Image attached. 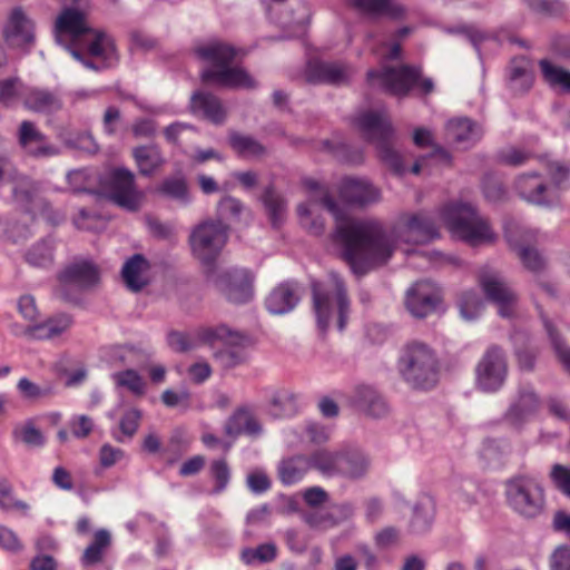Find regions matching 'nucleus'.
Here are the masks:
<instances>
[{
  "label": "nucleus",
  "mask_w": 570,
  "mask_h": 570,
  "mask_svg": "<svg viewBox=\"0 0 570 570\" xmlns=\"http://www.w3.org/2000/svg\"><path fill=\"white\" fill-rule=\"evenodd\" d=\"M517 194L529 204L551 206L558 199L554 188L550 187L538 173L520 175L514 184Z\"/></svg>",
  "instance_id": "nucleus-18"
},
{
  "label": "nucleus",
  "mask_w": 570,
  "mask_h": 570,
  "mask_svg": "<svg viewBox=\"0 0 570 570\" xmlns=\"http://www.w3.org/2000/svg\"><path fill=\"white\" fill-rule=\"evenodd\" d=\"M71 434L77 439H86L94 430V421L85 414L73 415L68 421Z\"/></svg>",
  "instance_id": "nucleus-64"
},
{
  "label": "nucleus",
  "mask_w": 570,
  "mask_h": 570,
  "mask_svg": "<svg viewBox=\"0 0 570 570\" xmlns=\"http://www.w3.org/2000/svg\"><path fill=\"white\" fill-rule=\"evenodd\" d=\"M309 470L307 455H289L278 462L277 476L283 485L291 487L301 482Z\"/></svg>",
  "instance_id": "nucleus-33"
},
{
  "label": "nucleus",
  "mask_w": 570,
  "mask_h": 570,
  "mask_svg": "<svg viewBox=\"0 0 570 570\" xmlns=\"http://www.w3.org/2000/svg\"><path fill=\"white\" fill-rule=\"evenodd\" d=\"M446 135L459 148L468 149L481 139L483 130L469 118H455L448 121Z\"/></svg>",
  "instance_id": "nucleus-27"
},
{
  "label": "nucleus",
  "mask_w": 570,
  "mask_h": 570,
  "mask_svg": "<svg viewBox=\"0 0 570 570\" xmlns=\"http://www.w3.org/2000/svg\"><path fill=\"white\" fill-rule=\"evenodd\" d=\"M381 67L367 71V82L374 89L392 94V46L384 45L381 49Z\"/></svg>",
  "instance_id": "nucleus-37"
},
{
  "label": "nucleus",
  "mask_w": 570,
  "mask_h": 570,
  "mask_svg": "<svg viewBox=\"0 0 570 570\" xmlns=\"http://www.w3.org/2000/svg\"><path fill=\"white\" fill-rule=\"evenodd\" d=\"M55 242L43 238L28 248L24 259L32 267L49 268L55 262Z\"/></svg>",
  "instance_id": "nucleus-42"
},
{
  "label": "nucleus",
  "mask_w": 570,
  "mask_h": 570,
  "mask_svg": "<svg viewBox=\"0 0 570 570\" xmlns=\"http://www.w3.org/2000/svg\"><path fill=\"white\" fill-rule=\"evenodd\" d=\"M159 190L171 198L188 202L187 185L183 178L165 179Z\"/></svg>",
  "instance_id": "nucleus-63"
},
{
  "label": "nucleus",
  "mask_w": 570,
  "mask_h": 570,
  "mask_svg": "<svg viewBox=\"0 0 570 570\" xmlns=\"http://www.w3.org/2000/svg\"><path fill=\"white\" fill-rule=\"evenodd\" d=\"M480 285L487 298L494 303L501 317H512L517 306V295L498 273H482Z\"/></svg>",
  "instance_id": "nucleus-15"
},
{
  "label": "nucleus",
  "mask_w": 570,
  "mask_h": 570,
  "mask_svg": "<svg viewBox=\"0 0 570 570\" xmlns=\"http://www.w3.org/2000/svg\"><path fill=\"white\" fill-rule=\"evenodd\" d=\"M353 75L351 66L340 62L314 60L306 68V79L312 83L345 85Z\"/></svg>",
  "instance_id": "nucleus-20"
},
{
  "label": "nucleus",
  "mask_w": 570,
  "mask_h": 570,
  "mask_svg": "<svg viewBox=\"0 0 570 570\" xmlns=\"http://www.w3.org/2000/svg\"><path fill=\"white\" fill-rule=\"evenodd\" d=\"M340 197L347 204L365 206L379 199L380 193L368 180L346 177L340 185Z\"/></svg>",
  "instance_id": "nucleus-22"
},
{
  "label": "nucleus",
  "mask_w": 570,
  "mask_h": 570,
  "mask_svg": "<svg viewBox=\"0 0 570 570\" xmlns=\"http://www.w3.org/2000/svg\"><path fill=\"white\" fill-rule=\"evenodd\" d=\"M13 438L21 441L28 446L41 448L46 443V438L42 432L36 428L32 420L17 425L12 431Z\"/></svg>",
  "instance_id": "nucleus-52"
},
{
  "label": "nucleus",
  "mask_w": 570,
  "mask_h": 570,
  "mask_svg": "<svg viewBox=\"0 0 570 570\" xmlns=\"http://www.w3.org/2000/svg\"><path fill=\"white\" fill-rule=\"evenodd\" d=\"M354 514V508L348 502L333 504L326 510L314 511L304 515V521L315 529L334 528L347 520Z\"/></svg>",
  "instance_id": "nucleus-24"
},
{
  "label": "nucleus",
  "mask_w": 570,
  "mask_h": 570,
  "mask_svg": "<svg viewBox=\"0 0 570 570\" xmlns=\"http://www.w3.org/2000/svg\"><path fill=\"white\" fill-rule=\"evenodd\" d=\"M534 80L532 61L522 56L511 60L507 70V83L514 94H524L530 90Z\"/></svg>",
  "instance_id": "nucleus-29"
},
{
  "label": "nucleus",
  "mask_w": 570,
  "mask_h": 570,
  "mask_svg": "<svg viewBox=\"0 0 570 570\" xmlns=\"http://www.w3.org/2000/svg\"><path fill=\"white\" fill-rule=\"evenodd\" d=\"M190 106L194 112L202 114L215 124L225 120L226 112L220 100L209 92H196L191 97Z\"/></svg>",
  "instance_id": "nucleus-38"
},
{
  "label": "nucleus",
  "mask_w": 570,
  "mask_h": 570,
  "mask_svg": "<svg viewBox=\"0 0 570 570\" xmlns=\"http://www.w3.org/2000/svg\"><path fill=\"white\" fill-rule=\"evenodd\" d=\"M209 471L215 481L213 493L217 494L223 492L227 488L232 476L228 463L224 459L215 460L212 462Z\"/></svg>",
  "instance_id": "nucleus-59"
},
{
  "label": "nucleus",
  "mask_w": 570,
  "mask_h": 570,
  "mask_svg": "<svg viewBox=\"0 0 570 570\" xmlns=\"http://www.w3.org/2000/svg\"><path fill=\"white\" fill-rule=\"evenodd\" d=\"M55 38L70 55L86 68L99 71L118 61L112 38L102 31L91 30L85 14L66 8L57 18Z\"/></svg>",
  "instance_id": "nucleus-2"
},
{
  "label": "nucleus",
  "mask_w": 570,
  "mask_h": 570,
  "mask_svg": "<svg viewBox=\"0 0 570 570\" xmlns=\"http://www.w3.org/2000/svg\"><path fill=\"white\" fill-rule=\"evenodd\" d=\"M268 11L279 13L286 12L287 18H283L281 23L284 26L294 24L298 28V33L305 32V27L309 22V8L304 0H271Z\"/></svg>",
  "instance_id": "nucleus-30"
},
{
  "label": "nucleus",
  "mask_w": 570,
  "mask_h": 570,
  "mask_svg": "<svg viewBox=\"0 0 570 570\" xmlns=\"http://www.w3.org/2000/svg\"><path fill=\"white\" fill-rule=\"evenodd\" d=\"M148 268L149 264L141 254L132 255L121 269L126 286L132 292H139L147 284L145 274Z\"/></svg>",
  "instance_id": "nucleus-39"
},
{
  "label": "nucleus",
  "mask_w": 570,
  "mask_h": 570,
  "mask_svg": "<svg viewBox=\"0 0 570 570\" xmlns=\"http://www.w3.org/2000/svg\"><path fill=\"white\" fill-rule=\"evenodd\" d=\"M505 493L510 507L525 518H534L543 509V490L533 476L519 475L509 480Z\"/></svg>",
  "instance_id": "nucleus-9"
},
{
  "label": "nucleus",
  "mask_w": 570,
  "mask_h": 570,
  "mask_svg": "<svg viewBox=\"0 0 570 570\" xmlns=\"http://www.w3.org/2000/svg\"><path fill=\"white\" fill-rule=\"evenodd\" d=\"M394 513L407 519V530L414 534L431 529L435 514V502L430 495H422L413 505L403 495L394 493Z\"/></svg>",
  "instance_id": "nucleus-12"
},
{
  "label": "nucleus",
  "mask_w": 570,
  "mask_h": 570,
  "mask_svg": "<svg viewBox=\"0 0 570 570\" xmlns=\"http://www.w3.org/2000/svg\"><path fill=\"white\" fill-rule=\"evenodd\" d=\"M299 409V396L289 391H282L274 395L271 412L277 417L295 415Z\"/></svg>",
  "instance_id": "nucleus-47"
},
{
  "label": "nucleus",
  "mask_w": 570,
  "mask_h": 570,
  "mask_svg": "<svg viewBox=\"0 0 570 570\" xmlns=\"http://www.w3.org/2000/svg\"><path fill=\"white\" fill-rule=\"evenodd\" d=\"M261 199L272 226L275 228L279 227L287 213V203L285 198L277 193L273 186H268L265 188Z\"/></svg>",
  "instance_id": "nucleus-44"
},
{
  "label": "nucleus",
  "mask_w": 570,
  "mask_h": 570,
  "mask_svg": "<svg viewBox=\"0 0 570 570\" xmlns=\"http://www.w3.org/2000/svg\"><path fill=\"white\" fill-rule=\"evenodd\" d=\"M18 145L24 155L36 159L51 158L60 155V148L48 139V137L31 120L20 122L17 130Z\"/></svg>",
  "instance_id": "nucleus-14"
},
{
  "label": "nucleus",
  "mask_w": 570,
  "mask_h": 570,
  "mask_svg": "<svg viewBox=\"0 0 570 570\" xmlns=\"http://www.w3.org/2000/svg\"><path fill=\"white\" fill-rule=\"evenodd\" d=\"M307 456L311 470L317 471L325 478L337 476L340 451L320 449Z\"/></svg>",
  "instance_id": "nucleus-45"
},
{
  "label": "nucleus",
  "mask_w": 570,
  "mask_h": 570,
  "mask_svg": "<svg viewBox=\"0 0 570 570\" xmlns=\"http://www.w3.org/2000/svg\"><path fill=\"white\" fill-rule=\"evenodd\" d=\"M299 302L296 283L285 282L275 287L265 301L269 313L282 315L291 312Z\"/></svg>",
  "instance_id": "nucleus-31"
},
{
  "label": "nucleus",
  "mask_w": 570,
  "mask_h": 570,
  "mask_svg": "<svg viewBox=\"0 0 570 570\" xmlns=\"http://www.w3.org/2000/svg\"><path fill=\"white\" fill-rule=\"evenodd\" d=\"M246 346H230L224 345V347L215 353V358L220 363L223 367L232 368L242 363L247 358L245 353Z\"/></svg>",
  "instance_id": "nucleus-58"
},
{
  "label": "nucleus",
  "mask_w": 570,
  "mask_h": 570,
  "mask_svg": "<svg viewBox=\"0 0 570 570\" xmlns=\"http://www.w3.org/2000/svg\"><path fill=\"white\" fill-rule=\"evenodd\" d=\"M368 458L357 449L340 451L337 476L360 479L368 470Z\"/></svg>",
  "instance_id": "nucleus-34"
},
{
  "label": "nucleus",
  "mask_w": 570,
  "mask_h": 570,
  "mask_svg": "<svg viewBox=\"0 0 570 570\" xmlns=\"http://www.w3.org/2000/svg\"><path fill=\"white\" fill-rule=\"evenodd\" d=\"M4 38L9 46L17 48H23L33 42V23L21 8L11 11L4 27Z\"/></svg>",
  "instance_id": "nucleus-21"
},
{
  "label": "nucleus",
  "mask_w": 570,
  "mask_h": 570,
  "mask_svg": "<svg viewBox=\"0 0 570 570\" xmlns=\"http://www.w3.org/2000/svg\"><path fill=\"white\" fill-rule=\"evenodd\" d=\"M17 390L22 399L31 402L49 397L55 393V386L51 383L37 384L28 377H21L18 381Z\"/></svg>",
  "instance_id": "nucleus-48"
},
{
  "label": "nucleus",
  "mask_w": 570,
  "mask_h": 570,
  "mask_svg": "<svg viewBox=\"0 0 570 570\" xmlns=\"http://www.w3.org/2000/svg\"><path fill=\"white\" fill-rule=\"evenodd\" d=\"M458 305L461 316L466 321L476 320L484 308V303L475 291L463 292Z\"/></svg>",
  "instance_id": "nucleus-53"
},
{
  "label": "nucleus",
  "mask_w": 570,
  "mask_h": 570,
  "mask_svg": "<svg viewBox=\"0 0 570 570\" xmlns=\"http://www.w3.org/2000/svg\"><path fill=\"white\" fill-rule=\"evenodd\" d=\"M132 157L139 173L144 176H151L164 164L163 155L156 145L134 148Z\"/></svg>",
  "instance_id": "nucleus-41"
},
{
  "label": "nucleus",
  "mask_w": 570,
  "mask_h": 570,
  "mask_svg": "<svg viewBox=\"0 0 570 570\" xmlns=\"http://www.w3.org/2000/svg\"><path fill=\"white\" fill-rule=\"evenodd\" d=\"M474 489L472 482H452L451 483V499L460 508L465 509L473 502L471 491Z\"/></svg>",
  "instance_id": "nucleus-62"
},
{
  "label": "nucleus",
  "mask_w": 570,
  "mask_h": 570,
  "mask_svg": "<svg viewBox=\"0 0 570 570\" xmlns=\"http://www.w3.org/2000/svg\"><path fill=\"white\" fill-rule=\"evenodd\" d=\"M399 371L417 390H430L439 382V362L433 350L422 342H411L401 351Z\"/></svg>",
  "instance_id": "nucleus-7"
},
{
  "label": "nucleus",
  "mask_w": 570,
  "mask_h": 570,
  "mask_svg": "<svg viewBox=\"0 0 570 570\" xmlns=\"http://www.w3.org/2000/svg\"><path fill=\"white\" fill-rule=\"evenodd\" d=\"M13 185V198L17 203L21 204L26 210H30L29 204H31L36 193L37 185L30 178L23 175L16 174V179H11Z\"/></svg>",
  "instance_id": "nucleus-50"
},
{
  "label": "nucleus",
  "mask_w": 570,
  "mask_h": 570,
  "mask_svg": "<svg viewBox=\"0 0 570 570\" xmlns=\"http://www.w3.org/2000/svg\"><path fill=\"white\" fill-rule=\"evenodd\" d=\"M320 204L335 217L334 240L341 246L342 257L355 275H365L387 263L392 244L386 225L374 218L344 217L327 191L322 193Z\"/></svg>",
  "instance_id": "nucleus-1"
},
{
  "label": "nucleus",
  "mask_w": 570,
  "mask_h": 570,
  "mask_svg": "<svg viewBox=\"0 0 570 570\" xmlns=\"http://www.w3.org/2000/svg\"><path fill=\"white\" fill-rule=\"evenodd\" d=\"M110 198L118 206L136 212L142 194L135 186V175L127 168H116L110 175Z\"/></svg>",
  "instance_id": "nucleus-17"
},
{
  "label": "nucleus",
  "mask_w": 570,
  "mask_h": 570,
  "mask_svg": "<svg viewBox=\"0 0 570 570\" xmlns=\"http://www.w3.org/2000/svg\"><path fill=\"white\" fill-rule=\"evenodd\" d=\"M277 556V548L274 543H263L256 548H246L242 551L240 558L245 564L255 562H271Z\"/></svg>",
  "instance_id": "nucleus-54"
},
{
  "label": "nucleus",
  "mask_w": 570,
  "mask_h": 570,
  "mask_svg": "<svg viewBox=\"0 0 570 570\" xmlns=\"http://www.w3.org/2000/svg\"><path fill=\"white\" fill-rule=\"evenodd\" d=\"M238 52L234 46L219 40L197 47L198 57L212 65L203 70L202 80L227 88H255L256 81L245 69L230 67Z\"/></svg>",
  "instance_id": "nucleus-3"
},
{
  "label": "nucleus",
  "mask_w": 570,
  "mask_h": 570,
  "mask_svg": "<svg viewBox=\"0 0 570 570\" xmlns=\"http://www.w3.org/2000/svg\"><path fill=\"white\" fill-rule=\"evenodd\" d=\"M196 331L199 345L207 344L215 346L216 344H223L230 346H249L252 343L249 336L240 332L233 331L226 325L200 327Z\"/></svg>",
  "instance_id": "nucleus-26"
},
{
  "label": "nucleus",
  "mask_w": 570,
  "mask_h": 570,
  "mask_svg": "<svg viewBox=\"0 0 570 570\" xmlns=\"http://www.w3.org/2000/svg\"><path fill=\"white\" fill-rule=\"evenodd\" d=\"M24 108L38 114H53L62 108L61 98L45 88L28 87L21 92Z\"/></svg>",
  "instance_id": "nucleus-25"
},
{
  "label": "nucleus",
  "mask_w": 570,
  "mask_h": 570,
  "mask_svg": "<svg viewBox=\"0 0 570 570\" xmlns=\"http://www.w3.org/2000/svg\"><path fill=\"white\" fill-rule=\"evenodd\" d=\"M312 292L318 330L325 333L335 320L337 330L343 332L350 315V299L342 277L331 272L326 282H313Z\"/></svg>",
  "instance_id": "nucleus-5"
},
{
  "label": "nucleus",
  "mask_w": 570,
  "mask_h": 570,
  "mask_svg": "<svg viewBox=\"0 0 570 570\" xmlns=\"http://www.w3.org/2000/svg\"><path fill=\"white\" fill-rule=\"evenodd\" d=\"M451 155L443 148H436L428 156L420 157L412 166L411 173L419 175L426 166L435 165H450Z\"/></svg>",
  "instance_id": "nucleus-60"
},
{
  "label": "nucleus",
  "mask_w": 570,
  "mask_h": 570,
  "mask_svg": "<svg viewBox=\"0 0 570 570\" xmlns=\"http://www.w3.org/2000/svg\"><path fill=\"white\" fill-rule=\"evenodd\" d=\"M538 397L531 389L522 390L518 400L511 404L507 412V420L515 428L527 422L538 409Z\"/></svg>",
  "instance_id": "nucleus-36"
},
{
  "label": "nucleus",
  "mask_w": 570,
  "mask_h": 570,
  "mask_svg": "<svg viewBox=\"0 0 570 570\" xmlns=\"http://www.w3.org/2000/svg\"><path fill=\"white\" fill-rule=\"evenodd\" d=\"M507 377V363L503 352L491 346L476 366V384L484 392H495Z\"/></svg>",
  "instance_id": "nucleus-13"
},
{
  "label": "nucleus",
  "mask_w": 570,
  "mask_h": 570,
  "mask_svg": "<svg viewBox=\"0 0 570 570\" xmlns=\"http://www.w3.org/2000/svg\"><path fill=\"white\" fill-rule=\"evenodd\" d=\"M442 298L439 287L430 281L416 282L406 293L405 304L409 312L419 318L436 312Z\"/></svg>",
  "instance_id": "nucleus-16"
},
{
  "label": "nucleus",
  "mask_w": 570,
  "mask_h": 570,
  "mask_svg": "<svg viewBox=\"0 0 570 570\" xmlns=\"http://www.w3.org/2000/svg\"><path fill=\"white\" fill-rule=\"evenodd\" d=\"M67 181L75 193H91L96 183L95 175L87 168L70 170Z\"/></svg>",
  "instance_id": "nucleus-56"
},
{
  "label": "nucleus",
  "mask_w": 570,
  "mask_h": 570,
  "mask_svg": "<svg viewBox=\"0 0 570 570\" xmlns=\"http://www.w3.org/2000/svg\"><path fill=\"white\" fill-rule=\"evenodd\" d=\"M350 9L367 20H379L392 12V0H346Z\"/></svg>",
  "instance_id": "nucleus-43"
},
{
  "label": "nucleus",
  "mask_w": 570,
  "mask_h": 570,
  "mask_svg": "<svg viewBox=\"0 0 570 570\" xmlns=\"http://www.w3.org/2000/svg\"><path fill=\"white\" fill-rule=\"evenodd\" d=\"M58 297L66 302L79 301L80 294L99 283V269L88 261L75 262L58 274Z\"/></svg>",
  "instance_id": "nucleus-11"
},
{
  "label": "nucleus",
  "mask_w": 570,
  "mask_h": 570,
  "mask_svg": "<svg viewBox=\"0 0 570 570\" xmlns=\"http://www.w3.org/2000/svg\"><path fill=\"white\" fill-rule=\"evenodd\" d=\"M167 343L175 352H188L199 346L197 331L178 332L173 331L167 335Z\"/></svg>",
  "instance_id": "nucleus-57"
},
{
  "label": "nucleus",
  "mask_w": 570,
  "mask_h": 570,
  "mask_svg": "<svg viewBox=\"0 0 570 570\" xmlns=\"http://www.w3.org/2000/svg\"><path fill=\"white\" fill-rule=\"evenodd\" d=\"M225 431L229 436L245 434L256 438L261 435L263 429L248 409L239 407L227 420Z\"/></svg>",
  "instance_id": "nucleus-35"
},
{
  "label": "nucleus",
  "mask_w": 570,
  "mask_h": 570,
  "mask_svg": "<svg viewBox=\"0 0 570 570\" xmlns=\"http://www.w3.org/2000/svg\"><path fill=\"white\" fill-rule=\"evenodd\" d=\"M111 544L109 531L100 529L95 532L91 543L85 549L80 562L89 568L102 562L104 557Z\"/></svg>",
  "instance_id": "nucleus-40"
},
{
  "label": "nucleus",
  "mask_w": 570,
  "mask_h": 570,
  "mask_svg": "<svg viewBox=\"0 0 570 570\" xmlns=\"http://www.w3.org/2000/svg\"><path fill=\"white\" fill-rule=\"evenodd\" d=\"M417 12L394 1V40L407 37L415 28ZM401 58V46L394 41V96H405L417 88L428 95L433 91L434 82L431 78L421 79L420 66L396 65Z\"/></svg>",
  "instance_id": "nucleus-4"
},
{
  "label": "nucleus",
  "mask_w": 570,
  "mask_h": 570,
  "mask_svg": "<svg viewBox=\"0 0 570 570\" xmlns=\"http://www.w3.org/2000/svg\"><path fill=\"white\" fill-rule=\"evenodd\" d=\"M543 324L558 358L560 360L564 368L568 372H570V348L563 346L561 340L557 335L554 327L550 321L543 318Z\"/></svg>",
  "instance_id": "nucleus-61"
},
{
  "label": "nucleus",
  "mask_w": 570,
  "mask_h": 570,
  "mask_svg": "<svg viewBox=\"0 0 570 570\" xmlns=\"http://www.w3.org/2000/svg\"><path fill=\"white\" fill-rule=\"evenodd\" d=\"M353 402L366 415L379 419L387 414L389 404L372 385L360 384L354 389Z\"/></svg>",
  "instance_id": "nucleus-28"
},
{
  "label": "nucleus",
  "mask_w": 570,
  "mask_h": 570,
  "mask_svg": "<svg viewBox=\"0 0 570 570\" xmlns=\"http://www.w3.org/2000/svg\"><path fill=\"white\" fill-rule=\"evenodd\" d=\"M254 277L247 269H232L217 279V287L234 304H245L253 298Z\"/></svg>",
  "instance_id": "nucleus-19"
},
{
  "label": "nucleus",
  "mask_w": 570,
  "mask_h": 570,
  "mask_svg": "<svg viewBox=\"0 0 570 570\" xmlns=\"http://www.w3.org/2000/svg\"><path fill=\"white\" fill-rule=\"evenodd\" d=\"M58 137L70 148L89 154H95L98 150L94 137L87 131H61Z\"/></svg>",
  "instance_id": "nucleus-51"
},
{
  "label": "nucleus",
  "mask_w": 570,
  "mask_h": 570,
  "mask_svg": "<svg viewBox=\"0 0 570 570\" xmlns=\"http://www.w3.org/2000/svg\"><path fill=\"white\" fill-rule=\"evenodd\" d=\"M230 146L242 156H262L265 147L255 138L240 134H233L229 138Z\"/></svg>",
  "instance_id": "nucleus-55"
},
{
  "label": "nucleus",
  "mask_w": 570,
  "mask_h": 570,
  "mask_svg": "<svg viewBox=\"0 0 570 570\" xmlns=\"http://www.w3.org/2000/svg\"><path fill=\"white\" fill-rule=\"evenodd\" d=\"M228 239V226L222 220H204L189 236L194 255L204 264L210 265L219 255Z\"/></svg>",
  "instance_id": "nucleus-10"
},
{
  "label": "nucleus",
  "mask_w": 570,
  "mask_h": 570,
  "mask_svg": "<svg viewBox=\"0 0 570 570\" xmlns=\"http://www.w3.org/2000/svg\"><path fill=\"white\" fill-rule=\"evenodd\" d=\"M72 325L73 317L71 314L58 313L48 317L43 322H38L27 326L24 334L32 340L50 341L68 332Z\"/></svg>",
  "instance_id": "nucleus-23"
},
{
  "label": "nucleus",
  "mask_w": 570,
  "mask_h": 570,
  "mask_svg": "<svg viewBox=\"0 0 570 570\" xmlns=\"http://www.w3.org/2000/svg\"><path fill=\"white\" fill-rule=\"evenodd\" d=\"M543 79L554 89L570 92V71L552 65L549 60L542 59L539 62Z\"/></svg>",
  "instance_id": "nucleus-46"
},
{
  "label": "nucleus",
  "mask_w": 570,
  "mask_h": 570,
  "mask_svg": "<svg viewBox=\"0 0 570 570\" xmlns=\"http://www.w3.org/2000/svg\"><path fill=\"white\" fill-rule=\"evenodd\" d=\"M404 227L406 242L423 244L440 236L438 225L432 217L426 214L411 216L404 224Z\"/></svg>",
  "instance_id": "nucleus-32"
},
{
  "label": "nucleus",
  "mask_w": 570,
  "mask_h": 570,
  "mask_svg": "<svg viewBox=\"0 0 570 570\" xmlns=\"http://www.w3.org/2000/svg\"><path fill=\"white\" fill-rule=\"evenodd\" d=\"M114 382L135 396H142L146 393L147 383L142 376L135 370H125L112 375Z\"/></svg>",
  "instance_id": "nucleus-49"
},
{
  "label": "nucleus",
  "mask_w": 570,
  "mask_h": 570,
  "mask_svg": "<svg viewBox=\"0 0 570 570\" xmlns=\"http://www.w3.org/2000/svg\"><path fill=\"white\" fill-rule=\"evenodd\" d=\"M353 124L362 136L376 147L383 160H392V129L387 109L360 111L354 116Z\"/></svg>",
  "instance_id": "nucleus-8"
},
{
  "label": "nucleus",
  "mask_w": 570,
  "mask_h": 570,
  "mask_svg": "<svg viewBox=\"0 0 570 570\" xmlns=\"http://www.w3.org/2000/svg\"><path fill=\"white\" fill-rule=\"evenodd\" d=\"M439 216L455 239L472 246L495 239V234L488 222L469 204H446L441 208Z\"/></svg>",
  "instance_id": "nucleus-6"
}]
</instances>
